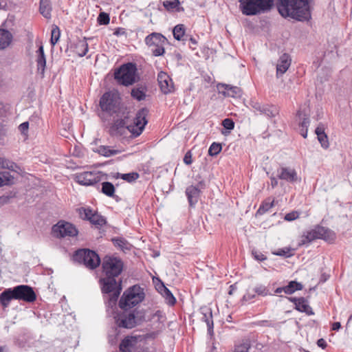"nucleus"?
Returning a JSON list of instances; mask_svg holds the SVG:
<instances>
[{
  "label": "nucleus",
  "mask_w": 352,
  "mask_h": 352,
  "mask_svg": "<svg viewBox=\"0 0 352 352\" xmlns=\"http://www.w3.org/2000/svg\"><path fill=\"white\" fill-rule=\"evenodd\" d=\"M309 109L307 107H300L296 113V117L298 119V126L300 129H308L310 125Z\"/></svg>",
  "instance_id": "nucleus-21"
},
{
  "label": "nucleus",
  "mask_w": 352,
  "mask_h": 352,
  "mask_svg": "<svg viewBox=\"0 0 352 352\" xmlns=\"http://www.w3.org/2000/svg\"><path fill=\"white\" fill-rule=\"evenodd\" d=\"M12 38V34L8 30L0 28V50L7 48Z\"/></svg>",
  "instance_id": "nucleus-29"
},
{
  "label": "nucleus",
  "mask_w": 352,
  "mask_h": 352,
  "mask_svg": "<svg viewBox=\"0 0 352 352\" xmlns=\"http://www.w3.org/2000/svg\"><path fill=\"white\" fill-rule=\"evenodd\" d=\"M119 99L117 94L110 91L105 92L100 99V107L103 111L113 115L119 110Z\"/></svg>",
  "instance_id": "nucleus-7"
},
{
  "label": "nucleus",
  "mask_w": 352,
  "mask_h": 352,
  "mask_svg": "<svg viewBox=\"0 0 352 352\" xmlns=\"http://www.w3.org/2000/svg\"><path fill=\"white\" fill-rule=\"evenodd\" d=\"M148 109L146 107L141 108L138 111L134 118L133 123L129 124V129H131V138H136L142 133L148 123Z\"/></svg>",
  "instance_id": "nucleus-8"
},
{
  "label": "nucleus",
  "mask_w": 352,
  "mask_h": 352,
  "mask_svg": "<svg viewBox=\"0 0 352 352\" xmlns=\"http://www.w3.org/2000/svg\"><path fill=\"white\" fill-rule=\"evenodd\" d=\"M289 300L293 302L295 305V309L300 312H304L309 316L314 315V311L311 307L309 305L307 300L303 298H288Z\"/></svg>",
  "instance_id": "nucleus-18"
},
{
  "label": "nucleus",
  "mask_w": 352,
  "mask_h": 352,
  "mask_svg": "<svg viewBox=\"0 0 352 352\" xmlns=\"http://www.w3.org/2000/svg\"><path fill=\"white\" fill-rule=\"evenodd\" d=\"M251 107L258 112L261 115H264L268 118L276 117L278 113V108L274 104H262L256 100H251L250 102Z\"/></svg>",
  "instance_id": "nucleus-10"
},
{
  "label": "nucleus",
  "mask_w": 352,
  "mask_h": 352,
  "mask_svg": "<svg viewBox=\"0 0 352 352\" xmlns=\"http://www.w3.org/2000/svg\"><path fill=\"white\" fill-rule=\"evenodd\" d=\"M255 298V293L253 292V293H251L250 292L248 291L246 294L243 296V298L244 300H251L253 298Z\"/></svg>",
  "instance_id": "nucleus-61"
},
{
  "label": "nucleus",
  "mask_w": 352,
  "mask_h": 352,
  "mask_svg": "<svg viewBox=\"0 0 352 352\" xmlns=\"http://www.w3.org/2000/svg\"><path fill=\"white\" fill-rule=\"evenodd\" d=\"M162 295L166 299V303L169 305H174L175 304L176 299L168 288L164 289Z\"/></svg>",
  "instance_id": "nucleus-46"
},
{
  "label": "nucleus",
  "mask_w": 352,
  "mask_h": 352,
  "mask_svg": "<svg viewBox=\"0 0 352 352\" xmlns=\"http://www.w3.org/2000/svg\"><path fill=\"white\" fill-rule=\"evenodd\" d=\"M222 125L226 129L230 131L234 129V122L230 118H226L222 121Z\"/></svg>",
  "instance_id": "nucleus-55"
},
{
  "label": "nucleus",
  "mask_w": 352,
  "mask_h": 352,
  "mask_svg": "<svg viewBox=\"0 0 352 352\" xmlns=\"http://www.w3.org/2000/svg\"><path fill=\"white\" fill-rule=\"evenodd\" d=\"M52 4L51 0L39 1V12L46 19L52 18Z\"/></svg>",
  "instance_id": "nucleus-28"
},
{
  "label": "nucleus",
  "mask_w": 352,
  "mask_h": 352,
  "mask_svg": "<svg viewBox=\"0 0 352 352\" xmlns=\"http://www.w3.org/2000/svg\"><path fill=\"white\" fill-rule=\"evenodd\" d=\"M157 81L162 92L168 94L173 90V83L169 76L164 72H160L157 75Z\"/></svg>",
  "instance_id": "nucleus-17"
},
{
  "label": "nucleus",
  "mask_w": 352,
  "mask_h": 352,
  "mask_svg": "<svg viewBox=\"0 0 352 352\" xmlns=\"http://www.w3.org/2000/svg\"><path fill=\"white\" fill-rule=\"evenodd\" d=\"M221 149L222 146L220 143L213 142L209 147L208 154L210 156L217 155L221 152Z\"/></svg>",
  "instance_id": "nucleus-47"
},
{
  "label": "nucleus",
  "mask_w": 352,
  "mask_h": 352,
  "mask_svg": "<svg viewBox=\"0 0 352 352\" xmlns=\"http://www.w3.org/2000/svg\"><path fill=\"white\" fill-rule=\"evenodd\" d=\"M253 292L258 296H266L267 295H270L271 294L269 292L267 287L263 285L258 284L256 285L254 289Z\"/></svg>",
  "instance_id": "nucleus-45"
},
{
  "label": "nucleus",
  "mask_w": 352,
  "mask_h": 352,
  "mask_svg": "<svg viewBox=\"0 0 352 352\" xmlns=\"http://www.w3.org/2000/svg\"><path fill=\"white\" fill-rule=\"evenodd\" d=\"M278 178L277 177V175L276 177H274V176L270 177L271 186H272V188H274L275 187H276L278 186Z\"/></svg>",
  "instance_id": "nucleus-64"
},
{
  "label": "nucleus",
  "mask_w": 352,
  "mask_h": 352,
  "mask_svg": "<svg viewBox=\"0 0 352 352\" xmlns=\"http://www.w3.org/2000/svg\"><path fill=\"white\" fill-rule=\"evenodd\" d=\"M10 180L9 173L8 172L0 173V186L8 185Z\"/></svg>",
  "instance_id": "nucleus-56"
},
{
  "label": "nucleus",
  "mask_w": 352,
  "mask_h": 352,
  "mask_svg": "<svg viewBox=\"0 0 352 352\" xmlns=\"http://www.w3.org/2000/svg\"><path fill=\"white\" fill-rule=\"evenodd\" d=\"M298 212L293 211L285 214L284 219L287 221H292L296 219L298 217Z\"/></svg>",
  "instance_id": "nucleus-57"
},
{
  "label": "nucleus",
  "mask_w": 352,
  "mask_h": 352,
  "mask_svg": "<svg viewBox=\"0 0 352 352\" xmlns=\"http://www.w3.org/2000/svg\"><path fill=\"white\" fill-rule=\"evenodd\" d=\"M77 182L83 186H92L100 181V177L92 172H85L76 177Z\"/></svg>",
  "instance_id": "nucleus-20"
},
{
  "label": "nucleus",
  "mask_w": 352,
  "mask_h": 352,
  "mask_svg": "<svg viewBox=\"0 0 352 352\" xmlns=\"http://www.w3.org/2000/svg\"><path fill=\"white\" fill-rule=\"evenodd\" d=\"M88 43L85 37L83 39L78 40L75 43L74 51L80 57L85 56L88 52Z\"/></svg>",
  "instance_id": "nucleus-30"
},
{
  "label": "nucleus",
  "mask_w": 352,
  "mask_h": 352,
  "mask_svg": "<svg viewBox=\"0 0 352 352\" xmlns=\"http://www.w3.org/2000/svg\"><path fill=\"white\" fill-rule=\"evenodd\" d=\"M201 191L194 185H190L186 188L185 194L188 199L190 208H195L198 203Z\"/></svg>",
  "instance_id": "nucleus-19"
},
{
  "label": "nucleus",
  "mask_w": 352,
  "mask_h": 352,
  "mask_svg": "<svg viewBox=\"0 0 352 352\" xmlns=\"http://www.w3.org/2000/svg\"><path fill=\"white\" fill-rule=\"evenodd\" d=\"M36 54L37 58L36 61L37 65V70L41 76L43 77L46 66V58L44 53L43 46L42 45H41L37 50Z\"/></svg>",
  "instance_id": "nucleus-26"
},
{
  "label": "nucleus",
  "mask_w": 352,
  "mask_h": 352,
  "mask_svg": "<svg viewBox=\"0 0 352 352\" xmlns=\"http://www.w3.org/2000/svg\"><path fill=\"white\" fill-rule=\"evenodd\" d=\"M274 206V199L270 200V198L263 201L256 211V214L262 215L267 212Z\"/></svg>",
  "instance_id": "nucleus-39"
},
{
  "label": "nucleus",
  "mask_w": 352,
  "mask_h": 352,
  "mask_svg": "<svg viewBox=\"0 0 352 352\" xmlns=\"http://www.w3.org/2000/svg\"><path fill=\"white\" fill-rule=\"evenodd\" d=\"M111 131L113 135L120 138L125 137L128 133L131 134V129H129V125H126L125 118L115 120L111 127Z\"/></svg>",
  "instance_id": "nucleus-13"
},
{
  "label": "nucleus",
  "mask_w": 352,
  "mask_h": 352,
  "mask_svg": "<svg viewBox=\"0 0 352 352\" xmlns=\"http://www.w3.org/2000/svg\"><path fill=\"white\" fill-rule=\"evenodd\" d=\"M174 38L177 41H186L185 28L183 24H179L175 26L173 30Z\"/></svg>",
  "instance_id": "nucleus-38"
},
{
  "label": "nucleus",
  "mask_w": 352,
  "mask_h": 352,
  "mask_svg": "<svg viewBox=\"0 0 352 352\" xmlns=\"http://www.w3.org/2000/svg\"><path fill=\"white\" fill-rule=\"evenodd\" d=\"M19 130L22 133H25L28 130V128H29V123L28 122H24L23 123H21L19 126Z\"/></svg>",
  "instance_id": "nucleus-60"
},
{
  "label": "nucleus",
  "mask_w": 352,
  "mask_h": 352,
  "mask_svg": "<svg viewBox=\"0 0 352 352\" xmlns=\"http://www.w3.org/2000/svg\"><path fill=\"white\" fill-rule=\"evenodd\" d=\"M135 63H127L121 65L114 72V78L120 85L128 87L139 79Z\"/></svg>",
  "instance_id": "nucleus-3"
},
{
  "label": "nucleus",
  "mask_w": 352,
  "mask_h": 352,
  "mask_svg": "<svg viewBox=\"0 0 352 352\" xmlns=\"http://www.w3.org/2000/svg\"><path fill=\"white\" fill-rule=\"evenodd\" d=\"M317 138H318V142L321 144V146L323 148L327 149V148H329V143L328 137H327L326 133H324V134L319 133V134H318Z\"/></svg>",
  "instance_id": "nucleus-49"
},
{
  "label": "nucleus",
  "mask_w": 352,
  "mask_h": 352,
  "mask_svg": "<svg viewBox=\"0 0 352 352\" xmlns=\"http://www.w3.org/2000/svg\"><path fill=\"white\" fill-rule=\"evenodd\" d=\"M74 261L82 263L86 267L94 270L100 264L98 254L90 250L81 249L75 252L73 256Z\"/></svg>",
  "instance_id": "nucleus-5"
},
{
  "label": "nucleus",
  "mask_w": 352,
  "mask_h": 352,
  "mask_svg": "<svg viewBox=\"0 0 352 352\" xmlns=\"http://www.w3.org/2000/svg\"><path fill=\"white\" fill-rule=\"evenodd\" d=\"M316 239H322L327 241H331L335 238V234L331 230L322 226H317L313 229Z\"/></svg>",
  "instance_id": "nucleus-23"
},
{
  "label": "nucleus",
  "mask_w": 352,
  "mask_h": 352,
  "mask_svg": "<svg viewBox=\"0 0 352 352\" xmlns=\"http://www.w3.org/2000/svg\"><path fill=\"white\" fill-rule=\"evenodd\" d=\"M317 239L315 234L314 233L313 230L304 233L301 237L300 242L299 243L300 245H307L310 243L311 241Z\"/></svg>",
  "instance_id": "nucleus-40"
},
{
  "label": "nucleus",
  "mask_w": 352,
  "mask_h": 352,
  "mask_svg": "<svg viewBox=\"0 0 352 352\" xmlns=\"http://www.w3.org/2000/svg\"><path fill=\"white\" fill-rule=\"evenodd\" d=\"M138 314V312H136L135 310L131 311L122 310V311L114 313L113 318L118 327L132 329L142 321Z\"/></svg>",
  "instance_id": "nucleus-6"
},
{
  "label": "nucleus",
  "mask_w": 352,
  "mask_h": 352,
  "mask_svg": "<svg viewBox=\"0 0 352 352\" xmlns=\"http://www.w3.org/2000/svg\"><path fill=\"white\" fill-rule=\"evenodd\" d=\"M222 87H224V91L222 92L226 96L239 97L241 95V89L238 87L229 85H222Z\"/></svg>",
  "instance_id": "nucleus-33"
},
{
  "label": "nucleus",
  "mask_w": 352,
  "mask_h": 352,
  "mask_svg": "<svg viewBox=\"0 0 352 352\" xmlns=\"http://www.w3.org/2000/svg\"><path fill=\"white\" fill-rule=\"evenodd\" d=\"M166 42V38L162 34L157 32H153L145 38V43L149 47L160 45H165Z\"/></svg>",
  "instance_id": "nucleus-22"
},
{
  "label": "nucleus",
  "mask_w": 352,
  "mask_h": 352,
  "mask_svg": "<svg viewBox=\"0 0 352 352\" xmlns=\"http://www.w3.org/2000/svg\"><path fill=\"white\" fill-rule=\"evenodd\" d=\"M241 12L246 16L261 14L256 6V0H239Z\"/></svg>",
  "instance_id": "nucleus-15"
},
{
  "label": "nucleus",
  "mask_w": 352,
  "mask_h": 352,
  "mask_svg": "<svg viewBox=\"0 0 352 352\" xmlns=\"http://www.w3.org/2000/svg\"><path fill=\"white\" fill-rule=\"evenodd\" d=\"M123 266L122 261L118 257L106 256L103 258L102 267L105 277L100 278V282L102 293L108 294L105 299L107 308L113 309L116 305L122 287L116 277L121 274Z\"/></svg>",
  "instance_id": "nucleus-1"
},
{
  "label": "nucleus",
  "mask_w": 352,
  "mask_h": 352,
  "mask_svg": "<svg viewBox=\"0 0 352 352\" xmlns=\"http://www.w3.org/2000/svg\"><path fill=\"white\" fill-rule=\"evenodd\" d=\"M144 289L138 285H133L126 289L119 301V307L122 310H128L144 299Z\"/></svg>",
  "instance_id": "nucleus-4"
},
{
  "label": "nucleus",
  "mask_w": 352,
  "mask_h": 352,
  "mask_svg": "<svg viewBox=\"0 0 352 352\" xmlns=\"http://www.w3.org/2000/svg\"><path fill=\"white\" fill-rule=\"evenodd\" d=\"M113 34L120 36L126 34L125 29L123 28H118L115 30Z\"/></svg>",
  "instance_id": "nucleus-62"
},
{
  "label": "nucleus",
  "mask_w": 352,
  "mask_h": 352,
  "mask_svg": "<svg viewBox=\"0 0 352 352\" xmlns=\"http://www.w3.org/2000/svg\"><path fill=\"white\" fill-rule=\"evenodd\" d=\"M16 300H23L26 302H32L36 298V295L33 289L29 285H20L14 287Z\"/></svg>",
  "instance_id": "nucleus-11"
},
{
  "label": "nucleus",
  "mask_w": 352,
  "mask_h": 352,
  "mask_svg": "<svg viewBox=\"0 0 352 352\" xmlns=\"http://www.w3.org/2000/svg\"><path fill=\"white\" fill-rule=\"evenodd\" d=\"M110 18L109 15L104 12L99 14L98 16V23L100 25H107L109 23Z\"/></svg>",
  "instance_id": "nucleus-51"
},
{
  "label": "nucleus",
  "mask_w": 352,
  "mask_h": 352,
  "mask_svg": "<svg viewBox=\"0 0 352 352\" xmlns=\"http://www.w3.org/2000/svg\"><path fill=\"white\" fill-rule=\"evenodd\" d=\"M101 192L107 195V197L112 198H118V197L115 195V187L113 184L109 182H104L101 184Z\"/></svg>",
  "instance_id": "nucleus-34"
},
{
  "label": "nucleus",
  "mask_w": 352,
  "mask_h": 352,
  "mask_svg": "<svg viewBox=\"0 0 352 352\" xmlns=\"http://www.w3.org/2000/svg\"><path fill=\"white\" fill-rule=\"evenodd\" d=\"M291 65V58L289 54H283L279 58L276 65V76L278 78L285 74Z\"/></svg>",
  "instance_id": "nucleus-24"
},
{
  "label": "nucleus",
  "mask_w": 352,
  "mask_h": 352,
  "mask_svg": "<svg viewBox=\"0 0 352 352\" xmlns=\"http://www.w3.org/2000/svg\"><path fill=\"white\" fill-rule=\"evenodd\" d=\"M252 254L254 258L258 261H263L267 259L266 256L258 250H253L252 251Z\"/></svg>",
  "instance_id": "nucleus-54"
},
{
  "label": "nucleus",
  "mask_w": 352,
  "mask_h": 352,
  "mask_svg": "<svg viewBox=\"0 0 352 352\" xmlns=\"http://www.w3.org/2000/svg\"><path fill=\"white\" fill-rule=\"evenodd\" d=\"M151 52L155 56H162L165 52L164 45H160L152 47Z\"/></svg>",
  "instance_id": "nucleus-53"
},
{
  "label": "nucleus",
  "mask_w": 352,
  "mask_h": 352,
  "mask_svg": "<svg viewBox=\"0 0 352 352\" xmlns=\"http://www.w3.org/2000/svg\"><path fill=\"white\" fill-rule=\"evenodd\" d=\"M13 299L16 300L14 287L6 289L0 294V304L4 308L8 307L10 301Z\"/></svg>",
  "instance_id": "nucleus-27"
},
{
  "label": "nucleus",
  "mask_w": 352,
  "mask_h": 352,
  "mask_svg": "<svg viewBox=\"0 0 352 352\" xmlns=\"http://www.w3.org/2000/svg\"><path fill=\"white\" fill-rule=\"evenodd\" d=\"M117 178H121L128 182H132L139 178V174L138 173L132 172L129 173H118Z\"/></svg>",
  "instance_id": "nucleus-41"
},
{
  "label": "nucleus",
  "mask_w": 352,
  "mask_h": 352,
  "mask_svg": "<svg viewBox=\"0 0 352 352\" xmlns=\"http://www.w3.org/2000/svg\"><path fill=\"white\" fill-rule=\"evenodd\" d=\"M163 6L168 12H180L184 10V8L179 6V0H166L163 1Z\"/></svg>",
  "instance_id": "nucleus-32"
},
{
  "label": "nucleus",
  "mask_w": 352,
  "mask_h": 352,
  "mask_svg": "<svg viewBox=\"0 0 352 352\" xmlns=\"http://www.w3.org/2000/svg\"><path fill=\"white\" fill-rule=\"evenodd\" d=\"M311 0H277V8L280 14L298 21H308L311 18Z\"/></svg>",
  "instance_id": "nucleus-2"
},
{
  "label": "nucleus",
  "mask_w": 352,
  "mask_h": 352,
  "mask_svg": "<svg viewBox=\"0 0 352 352\" xmlns=\"http://www.w3.org/2000/svg\"><path fill=\"white\" fill-rule=\"evenodd\" d=\"M302 288L303 286L300 283H298L296 280H291L286 286H285V294L290 295L296 291L302 290Z\"/></svg>",
  "instance_id": "nucleus-35"
},
{
  "label": "nucleus",
  "mask_w": 352,
  "mask_h": 352,
  "mask_svg": "<svg viewBox=\"0 0 352 352\" xmlns=\"http://www.w3.org/2000/svg\"><path fill=\"white\" fill-rule=\"evenodd\" d=\"M315 133L316 134L318 135V134L319 133H321V134H324L325 133L324 132V124H322V123H320L318 124V126L316 127V130H315Z\"/></svg>",
  "instance_id": "nucleus-63"
},
{
  "label": "nucleus",
  "mask_w": 352,
  "mask_h": 352,
  "mask_svg": "<svg viewBox=\"0 0 352 352\" xmlns=\"http://www.w3.org/2000/svg\"><path fill=\"white\" fill-rule=\"evenodd\" d=\"M60 36V29L57 25H53L51 31L50 43L52 45H55L58 41Z\"/></svg>",
  "instance_id": "nucleus-43"
},
{
  "label": "nucleus",
  "mask_w": 352,
  "mask_h": 352,
  "mask_svg": "<svg viewBox=\"0 0 352 352\" xmlns=\"http://www.w3.org/2000/svg\"><path fill=\"white\" fill-rule=\"evenodd\" d=\"M146 87L144 85H138L131 90V96L138 101H141L146 98Z\"/></svg>",
  "instance_id": "nucleus-31"
},
{
  "label": "nucleus",
  "mask_w": 352,
  "mask_h": 352,
  "mask_svg": "<svg viewBox=\"0 0 352 352\" xmlns=\"http://www.w3.org/2000/svg\"><path fill=\"white\" fill-rule=\"evenodd\" d=\"M256 2L260 13L270 10L274 4V0H256Z\"/></svg>",
  "instance_id": "nucleus-37"
},
{
  "label": "nucleus",
  "mask_w": 352,
  "mask_h": 352,
  "mask_svg": "<svg viewBox=\"0 0 352 352\" xmlns=\"http://www.w3.org/2000/svg\"><path fill=\"white\" fill-rule=\"evenodd\" d=\"M184 162L186 165H190L192 163V153L190 151L186 152V153L185 154L184 157Z\"/></svg>",
  "instance_id": "nucleus-59"
},
{
  "label": "nucleus",
  "mask_w": 352,
  "mask_h": 352,
  "mask_svg": "<svg viewBox=\"0 0 352 352\" xmlns=\"http://www.w3.org/2000/svg\"><path fill=\"white\" fill-rule=\"evenodd\" d=\"M197 184L194 185L195 188H197L199 190L202 191V190H204L206 188V182L204 179H201L200 180H197Z\"/></svg>",
  "instance_id": "nucleus-58"
},
{
  "label": "nucleus",
  "mask_w": 352,
  "mask_h": 352,
  "mask_svg": "<svg viewBox=\"0 0 352 352\" xmlns=\"http://www.w3.org/2000/svg\"><path fill=\"white\" fill-rule=\"evenodd\" d=\"M250 348V344L248 342H245L240 344L236 345L232 352H248Z\"/></svg>",
  "instance_id": "nucleus-52"
},
{
  "label": "nucleus",
  "mask_w": 352,
  "mask_h": 352,
  "mask_svg": "<svg viewBox=\"0 0 352 352\" xmlns=\"http://www.w3.org/2000/svg\"><path fill=\"white\" fill-rule=\"evenodd\" d=\"M277 177L288 183H294L298 181L296 171L289 167H280L276 170Z\"/></svg>",
  "instance_id": "nucleus-16"
},
{
  "label": "nucleus",
  "mask_w": 352,
  "mask_h": 352,
  "mask_svg": "<svg viewBox=\"0 0 352 352\" xmlns=\"http://www.w3.org/2000/svg\"><path fill=\"white\" fill-rule=\"evenodd\" d=\"M273 254L277 256H284L286 258L290 257L293 254L292 253V249L289 248L278 249L276 252H273Z\"/></svg>",
  "instance_id": "nucleus-50"
},
{
  "label": "nucleus",
  "mask_w": 352,
  "mask_h": 352,
  "mask_svg": "<svg viewBox=\"0 0 352 352\" xmlns=\"http://www.w3.org/2000/svg\"><path fill=\"white\" fill-rule=\"evenodd\" d=\"M90 222L96 226H102L106 223V219L104 217L99 214L97 212L90 217Z\"/></svg>",
  "instance_id": "nucleus-42"
},
{
  "label": "nucleus",
  "mask_w": 352,
  "mask_h": 352,
  "mask_svg": "<svg viewBox=\"0 0 352 352\" xmlns=\"http://www.w3.org/2000/svg\"><path fill=\"white\" fill-rule=\"evenodd\" d=\"M95 212H96L95 211H94L93 210H91L89 208H81L79 209L80 217L82 219L88 220L89 221L91 220L90 217H92V215H94Z\"/></svg>",
  "instance_id": "nucleus-44"
},
{
  "label": "nucleus",
  "mask_w": 352,
  "mask_h": 352,
  "mask_svg": "<svg viewBox=\"0 0 352 352\" xmlns=\"http://www.w3.org/2000/svg\"><path fill=\"white\" fill-rule=\"evenodd\" d=\"M16 167V164L8 160L0 157V168H8L13 170Z\"/></svg>",
  "instance_id": "nucleus-48"
},
{
  "label": "nucleus",
  "mask_w": 352,
  "mask_h": 352,
  "mask_svg": "<svg viewBox=\"0 0 352 352\" xmlns=\"http://www.w3.org/2000/svg\"><path fill=\"white\" fill-rule=\"evenodd\" d=\"M201 314H202L201 320L207 324L208 333L210 336L213 335L214 324L211 309L206 307H201Z\"/></svg>",
  "instance_id": "nucleus-25"
},
{
  "label": "nucleus",
  "mask_w": 352,
  "mask_h": 352,
  "mask_svg": "<svg viewBox=\"0 0 352 352\" xmlns=\"http://www.w3.org/2000/svg\"><path fill=\"white\" fill-rule=\"evenodd\" d=\"M52 233L54 236L60 239L76 236L78 231L72 223L61 220L52 226Z\"/></svg>",
  "instance_id": "nucleus-9"
},
{
  "label": "nucleus",
  "mask_w": 352,
  "mask_h": 352,
  "mask_svg": "<svg viewBox=\"0 0 352 352\" xmlns=\"http://www.w3.org/2000/svg\"><path fill=\"white\" fill-rule=\"evenodd\" d=\"M111 241L116 247L122 250H129L131 249V244L123 237H115Z\"/></svg>",
  "instance_id": "nucleus-36"
},
{
  "label": "nucleus",
  "mask_w": 352,
  "mask_h": 352,
  "mask_svg": "<svg viewBox=\"0 0 352 352\" xmlns=\"http://www.w3.org/2000/svg\"><path fill=\"white\" fill-rule=\"evenodd\" d=\"M121 352H147L141 344L138 342L136 337H126L122 340L119 346Z\"/></svg>",
  "instance_id": "nucleus-12"
},
{
  "label": "nucleus",
  "mask_w": 352,
  "mask_h": 352,
  "mask_svg": "<svg viewBox=\"0 0 352 352\" xmlns=\"http://www.w3.org/2000/svg\"><path fill=\"white\" fill-rule=\"evenodd\" d=\"M98 140H95L91 144L92 145V151L99 155L109 157L116 155L121 153L120 150L115 149L109 146L98 145Z\"/></svg>",
  "instance_id": "nucleus-14"
}]
</instances>
